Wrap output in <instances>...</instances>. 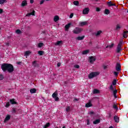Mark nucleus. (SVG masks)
I'll return each mask as SVG.
<instances>
[{
  "instance_id": "obj_8",
  "label": "nucleus",
  "mask_w": 128,
  "mask_h": 128,
  "mask_svg": "<svg viewBox=\"0 0 128 128\" xmlns=\"http://www.w3.org/2000/svg\"><path fill=\"white\" fill-rule=\"evenodd\" d=\"M20 110L16 108H12V112L13 114H18V112H20Z\"/></svg>"
},
{
  "instance_id": "obj_54",
  "label": "nucleus",
  "mask_w": 128,
  "mask_h": 128,
  "mask_svg": "<svg viewBox=\"0 0 128 128\" xmlns=\"http://www.w3.org/2000/svg\"><path fill=\"white\" fill-rule=\"evenodd\" d=\"M86 122H87V124L88 126V124H90V120H87Z\"/></svg>"
},
{
  "instance_id": "obj_37",
  "label": "nucleus",
  "mask_w": 128,
  "mask_h": 128,
  "mask_svg": "<svg viewBox=\"0 0 128 128\" xmlns=\"http://www.w3.org/2000/svg\"><path fill=\"white\" fill-rule=\"evenodd\" d=\"M50 122L46 123V124L44 126V128H48L50 126Z\"/></svg>"
},
{
  "instance_id": "obj_43",
  "label": "nucleus",
  "mask_w": 128,
  "mask_h": 128,
  "mask_svg": "<svg viewBox=\"0 0 128 128\" xmlns=\"http://www.w3.org/2000/svg\"><path fill=\"white\" fill-rule=\"evenodd\" d=\"M113 108H114L115 110H118V106L116 104H114L113 105Z\"/></svg>"
},
{
  "instance_id": "obj_41",
  "label": "nucleus",
  "mask_w": 128,
  "mask_h": 128,
  "mask_svg": "<svg viewBox=\"0 0 128 128\" xmlns=\"http://www.w3.org/2000/svg\"><path fill=\"white\" fill-rule=\"evenodd\" d=\"M10 106V102H8L7 103H6V105L5 106L6 108H8V106Z\"/></svg>"
},
{
  "instance_id": "obj_49",
  "label": "nucleus",
  "mask_w": 128,
  "mask_h": 128,
  "mask_svg": "<svg viewBox=\"0 0 128 128\" xmlns=\"http://www.w3.org/2000/svg\"><path fill=\"white\" fill-rule=\"evenodd\" d=\"M96 12H100V8H96Z\"/></svg>"
},
{
  "instance_id": "obj_32",
  "label": "nucleus",
  "mask_w": 128,
  "mask_h": 128,
  "mask_svg": "<svg viewBox=\"0 0 128 128\" xmlns=\"http://www.w3.org/2000/svg\"><path fill=\"white\" fill-rule=\"evenodd\" d=\"M30 54H32V52H30V51H26L24 52V56H29Z\"/></svg>"
},
{
  "instance_id": "obj_48",
  "label": "nucleus",
  "mask_w": 128,
  "mask_h": 128,
  "mask_svg": "<svg viewBox=\"0 0 128 128\" xmlns=\"http://www.w3.org/2000/svg\"><path fill=\"white\" fill-rule=\"evenodd\" d=\"M4 80V76L2 74H0V80Z\"/></svg>"
},
{
  "instance_id": "obj_10",
  "label": "nucleus",
  "mask_w": 128,
  "mask_h": 128,
  "mask_svg": "<svg viewBox=\"0 0 128 128\" xmlns=\"http://www.w3.org/2000/svg\"><path fill=\"white\" fill-rule=\"evenodd\" d=\"M70 26H72L71 23H69L68 24H66L64 26L65 30H68V28H70Z\"/></svg>"
},
{
  "instance_id": "obj_33",
  "label": "nucleus",
  "mask_w": 128,
  "mask_h": 128,
  "mask_svg": "<svg viewBox=\"0 0 128 128\" xmlns=\"http://www.w3.org/2000/svg\"><path fill=\"white\" fill-rule=\"evenodd\" d=\"M62 41H57V42L55 44V46H60V44H62Z\"/></svg>"
},
{
  "instance_id": "obj_18",
  "label": "nucleus",
  "mask_w": 128,
  "mask_h": 128,
  "mask_svg": "<svg viewBox=\"0 0 128 128\" xmlns=\"http://www.w3.org/2000/svg\"><path fill=\"white\" fill-rule=\"evenodd\" d=\"M30 94H36V89L34 88L30 90Z\"/></svg>"
},
{
  "instance_id": "obj_63",
  "label": "nucleus",
  "mask_w": 128,
  "mask_h": 128,
  "mask_svg": "<svg viewBox=\"0 0 128 128\" xmlns=\"http://www.w3.org/2000/svg\"><path fill=\"white\" fill-rule=\"evenodd\" d=\"M62 128H66V126H64Z\"/></svg>"
},
{
  "instance_id": "obj_62",
  "label": "nucleus",
  "mask_w": 128,
  "mask_h": 128,
  "mask_svg": "<svg viewBox=\"0 0 128 128\" xmlns=\"http://www.w3.org/2000/svg\"><path fill=\"white\" fill-rule=\"evenodd\" d=\"M104 69L106 68V66H105L104 67Z\"/></svg>"
},
{
  "instance_id": "obj_5",
  "label": "nucleus",
  "mask_w": 128,
  "mask_h": 128,
  "mask_svg": "<svg viewBox=\"0 0 128 128\" xmlns=\"http://www.w3.org/2000/svg\"><path fill=\"white\" fill-rule=\"evenodd\" d=\"M116 70L117 72H120L122 70V66H120V63H117L116 66Z\"/></svg>"
},
{
  "instance_id": "obj_23",
  "label": "nucleus",
  "mask_w": 128,
  "mask_h": 128,
  "mask_svg": "<svg viewBox=\"0 0 128 128\" xmlns=\"http://www.w3.org/2000/svg\"><path fill=\"white\" fill-rule=\"evenodd\" d=\"M52 96L54 98H56V96H58V91H56L52 94Z\"/></svg>"
},
{
  "instance_id": "obj_45",
  "label": "nucleus",
  "mask_w": 128,
  "mask_h": 128,
  "mask_svg": "<svg viewBox=\"0 0 128 128\" xmlns=\"http://www.w3.org/2000/svg\"><path fill=\"white\" fill-rule=\"evenodd\" d=\"M74 68H80V66L78 64L74 65Z\"/></svg>"
},
{
  "instance_id": "obj_13",
  "label": "nucleus",
  "mask_w": 128,
  "mask_h": 128,
  "mask_svg": "<svg viewBox=\"0 0 128 128\" xmlns=\"http://www.w3.org/2000/svg\"><path fill=\"white\" fill-rule=\"evenodd\" d=\"M34 12H36V11H34V10H33L32 12L28 13L26 14V16H34Z\"/></svg>"
},
{
  "instance_id": "obj_60",
  "label": "nucleus",
  "mask_w": 128,
  "mask_h": 128,
  "mask_svg": "<svg viewBox=\"0 0 128 128\" xmlns=\"http://www.w3.org/2000/svg\"><path fill=\"white\" fill-rule=\"evenodd\" d=\"M114 96V98H117L116 94V96Z\"/></svg>"
},
{
  "instance_id": "obj_31",
  "label": "nucleus",
  "mask_w": 128,
  "mask_h": 128,
  "mask_svg": "<svg viewBox=\"0 0 128 128\" xmlns=\"http://www.w3.org/2000/svg\"><path fill=\"white\" fill-rule=\"evenodd\" d=\"M102 30H98L96 34H95V36H100V34H102Z\"/></svg>"
},
{
  "instance_id": "obj_12",
  "label": "nucleus",
  "mask_w": 128,
  "mask_h": 128,
  "mask_svg": "<svg viewBox=\"0 0 128 128\" xmlns=\"http://www.w3.org/2000/svg\"><path fill=\"white\" fill-rule=\"evenodd\" d=\"M107 4L109 6H116V4H112V1L108 2H107Z\"/></svg>"
},
{
  "instance_id": "obj_47",
  "label": "nucleus",
  "mask_w": 128,
  "mask_h": 128,
  "mask_svg": "<svg viewBox=\"0 0 128 128\" xmlns=\"http://www.w3.org/2000/svg\"><path fill=\"white\" fill-rule=\"evenodd\" d=\"M116 92H118L117 90H114V92H113L114 96H116Z\"/></svg>"
},
{
  "instance_id": "obj_28",
  "label": "nucleus",
  "mask_w": 128,
  "mask_h": 128,
  "mask_svg": "<svg viewBox=\"0 0 128 128\" xmlns=\"http://www.w3.org/2000/svg\"><path fill=\"white\" fill-rule=\"evenodd\" d=\"M84 36H78L77 38V40H84Z\"/></svg>"
},
{
  "instance_id": "obj_51",
  "label": "nucleus",
  "mask_w": 128,
  "mask_h": 128,
  "mask_svg": "<svg viewBox=\"0 0 128 128\" xmlns=\"http://www.w3.org/2000/svg\"><path fill=\"white\" fill-rule=\"evenodd\" d=\"M72 16H74V14L72 13L70 16V18H72Z\"/></svg>"
},
{
  "instance_id": "obj_35",
  "label": "nucleus",
  "mask_w": 128,
  "mask_h": 128,
  "mask_svg": "<svg viewBox=\"0 0 128 128\" xmlns=\"http://www.w3.org/2000/svg\"><path fill=\"white\" fill-rule=\"evenodd\" d=\"M4 2H6V0H0V4H2Z\"/></svg>"
},
{
  "instance_id": "obj_57",
  "label": "nucleus",
  "mask_w": 128,
  "mask_h": 128,
  "mask_svg": "<svg viewBox=\"0 0 128 128\" xmlns=\"http://www.w3.org/2000/svg\"><path fill=\"white\" fill-rule=\"evenodd\" d=\"M30 4H34V0H30Z\"/></svg>"
},
{
  "instance_id": "obj_39",
  "label": "nucleus",
  "mask_w": 128,
  "mask_h": 128,
  "mask_svg": "<svg viewBox=\"0 0 128 128\" xmlns=\"http://www.w3.org/2000/svg\"><path fill=\"white\" fill-rule=\"evenodd\" d=\"M16 34H22V31H20V30H16Z\"/></svg>"
},
{
  "instance_id": "obj_55",
  "label": "nucleus",
  "mask_w": 128,
  "mask_h": 128,
  "mask_svg": "<svg viewBox=\"0 0 128 128\" xmlns=\"http://www.w3.org/2000/svg\"><path fill=\"white\" fill-rule=\"evenodd\" d=\"M94 112H90V114H94Z\"/></svg>"
},
{
  "instance_id": "obj_25",
  "label": "nucleus",
  "mask_w": 128,
  "mask_h": 128,
  "mask_svg": "<svg viewBox=\"0 0 128 128\" xmlns=\"http://www.w3.org/2000/svg\"><path fill=\"white\" fill-rule=\"evenodd\" d=\"M60 20V17H58V16H56L54 17V22H58V20Z\"/></svg>"
},
{
  "instance_id": "obj_6",
  "label": "nucleus",
  "mask_w": 128,
  "mask_h": 128,
  "mask_svg": "<svg viewBox=\"0 0 128 128\" xmlns=\"http://www.w3.org/2000/svg\"><path fill=\"white\" fill-rule=\"evenodd\" d=\"M96 58L92 56L89 58V62L90 64H94V62H96Z\"/></svg>"
},
{
  "instance_id": "obj_50",
  "label": "nucleus",
  "mask_w": 128,
  "mask_h": 128,
  "mask_svg": "<svg viewBox=\"0 0 128 128\" xmlns=\"http://www.w3.org/2000/svg\"><path fill=\"white\" fill-rule=\"evenodd\" d=\"M44 0H41V1L40 2V4H44Z\"/></svg>"
},
{
  "instance_id": "obj_17",
  "label": "nucleus",
  "mask_w": 128,
  "mask_h": 128,
  "mask_svg": "<svg viewBox=\"0 0 128 128\" xmlns=\"http://www.w3.org/2000/svg\"><path fill=\"white\" fill-rule=\"evenodd\" d=\"M114 120L116 122H120V118H118V116H114Z\"/></svg>"
},
{
  "instance_id": "obj_29",
  "label": "nucleus",
  "mask_w": 128,
  "mask_h": 128,
  "mask_svg": "<svg viewBox=\"0 0 128 128\" xmlns=\"http://www.w3.org/2000/svg\"><path fill=\"white\" fill-rule=\"evenodd\" d=\"M44 52L43 50H40L38 52V54H40V56H43Z\"/></svg>"
},
{
  "instance_id": "obj_44",
  "label": "nucleus",
  "mask_w": 128,
  "mask_h": 128,
  "mask_svg": "<svg viewBox=\"0 0 128 128\" xmlns=\"http://www.w3.org/2000/svg\"><path fill=\"white\" fill-rule=\"evenodd\" d=\"M54 98H55L56 102H58V101L60 100V98H58V96L55 97Z\"/></svg>"
},
{
  "instance_id": "obj_59",
  "label": "nucleus",
  "mask_w": 128,
  "mask_h": 128,
  "mask_svg": "<svg viewBox=\"0 0 128 128\" xmlns=\"http://www.w3.org/2000/svg\"><path fill=\"white\" fill-rule=\"evenodd\" d=\"M112 116V114H109V118H110Z\"/></svg>"
},
{
  "instance_id": "obj_9",
  "label": "nucleus",
  "mask_w": 128,
  "mask_h": 128,
  "mask_svg": "<svg viewBox=\"0 0 128 128\" xmlns=\"http://www.w3.org/2000/svg\"><path fill=\"white\" fill-rule=\"evenodd\" d=\"M28 6V2L26 0H24L22 1V2L21 4L22 6Z\"/></svg>"
},
{
  "instance_id": "obj_64",
  "label": "nucleus",
  "mask_w": 128,
  "mask_h": 128,
  "mask_svg": "<svg viewBox=\"0 0 128 128\" xmlns=\"http://www.w3.org/2000/svg\"><path fill=\"white\" fill-rule=\"evenodd\" d=\"M6 44H7V46H8V43H7Z\"/></svg>"
},
{
  "instance_id": "obj_7",
  "label": "nucleus",
  "mask_w": 128,
  "mask_h": 128,
  "mask_svg": "<svg viewBox=\"0 0 128 128\" xmlns=\"http://www.w3.org/2000/svg\"><path fill=\"white\" fill-rule=\"evenodd\" d=\"M89 12H90V8H85L83 10V14H88Z\"/></svg>"
},
{
  "instance_id": "obj_4",
  "label": "nucleus",
  "mask_w": 128,
  "mask_h": 128,
  "mask_svg": "<svg viewBox=\"0 0 128 128\" xmlns=\"http://www.w3.org/2000/svg\"><path fill=\"white\" fill-rule=\"evenodd\" d=\"M82 32V28H80L78 27L76 28L74 30L73 32L74 34H80Z\"/></svg>"
},
{
  "instance_id": "obj_21",
  "label": "nucleus",
  "mask_w": 128,
  "mask_h": 128,
  "mask_svg": "<svg viewBox=\"0 0 128 128\" xmlns=\"http://www.w3.org/2000/svg\"><path fill=\"white\" fill-rule=\"evenodd\" d=\"M10 102L12 104H16V102L14 101V99L10 100Z\"/></svg>"
},
{
  "instance_id": "obj_38",
  "label": "nucleus",
  "mask_w": 128,
  "mask_h": 128,
  "mask_svg": "<svg viewBox=\"0 0 128 128\" xmlns=\"http://www.w3.org/2000/svg\"><path fill=\"white\" fill-rule=\"evenodd\" d=\"M32 66H36V60H34V61L32 62Z\"/></svg>"
},
{
  "instance_id": "obj_30",
  "label": "nucleus",
  "mask_w": 128,
  "mask_h": 128,
  "mask_svg": "<svg viewBox=\"0 0 128 128\" xmlns=\"http://www.w3.org/2000/svg\"><path fill=\"white\" fill-rule=\"evenodd\" d=\"M110 12V10H108V9H105L104 10V14H109Z\"/></svg>"
},
{
  "instance_id": "obj_58",
  "label": "nucleus",
  "mask_w": 128,
  "mask_h": 128,
  "mask_svg": "<svg viewBox=\"0 0 128 128\" xmlns=\"http://www.w3.org/2000/svg\"><path fill=\"white\" fill-rule=\"evenodd\" d=\"M17 64H22V62H17Z\"/></svg>"
},
{
  "instance_id": "obj_26",
  "label": "nucleus",
  "mask_w": 128,
  "mask_h": 128,
  "mask_svg": "<svg viewBox=\"0 0 128 128\" xmlns=\"http://www.w3.org/2000/svg\"><path fill=\"white\" fill-rule=\"evenodd\" d=\"M73 4L74 6H78V4H80V2L78 1H74L73 2Z\"/></svg>"
},
{
  "instance_id": "obj_11",
  "label": "nucleus",
  "mask_w": 128,
  "mask_h": 128,
  "mask_svg": "<svg viewBox=\"0 0 128 128\" xmlns=\"http://www.w3.org/2000/svg\"><path fill=\"white\" fill-rule=\"evenodd\" d=\"M10 120V115H7L4 120V122H8L9 120Z\"/></svg>"
},
{
  "instance_id": "obj_22",
  "label": "nucleus",
  "mask_w": 128,
  "mask_h": 128,
  "mask_svg": "<svg viewBox=\"0 0 128 128\" xmlns=\"http://www.w3.org/2000/svg\"><path fill=\"white\" fill-rule=\"evenodd\" d=\"M114 46V44L112 43L110 45L107 46H106V48H112Z\"/></svg>"
},
{
  "instance_id": "obj_15",
  "label": "nucleus",
  "mask_w": 128,
  "mask_h": 128,
  "mask_svg": "<svg viewBox=\"0 0 128 128\" xmlns=\"http://www.w3.org/2000/svg\"><path fill=\"white\" fill-rule=\"evenodd\" d=\"M100 120L97 119L93 122L94 124H100Z\"/></svg>"
},
{
  "instance_id": "obj_2",
  "label": "nucleus",
  "mask_w": 128,
  "mask_h": 128,
  "mask_svg": "<svg viewBox=\"0 0 128 128\" xmlns=\"http://www.w3.org/2000/svg\"><path fill=\"white\" fill-rule=\"evenodd\" d=\"M122 40H120L117 46L116 52L120 54L122 52Z\"/></svg>"
},
{
  "instance_id": "obj_24",
  "label": "nucleus",
  "mask_w": 128,
  "mask_h": 128,
  "mask_svg": "<svg viewBox=\"0 0 128 128\" xmlns=\"http://www.w3.org/2000/svg\"><path fill=\"white\" fill-rule=\"evenodd\" d=\"M89 52H90V50H84L82 54H89Z\"/></svg>"
},
{
  "instance_id": "obj_36",
  "label": "nucleus",
  "mask_w": 128,
  "mask_h": 128,
  "mask_svg": "<svg viewBox=\"0 0 128 128\" xmlns=\"http://www.w3.org/2000/svg\"><path fill=\"white\" fill-rule=\"evenodd\" d=\"M42 46H44V43H42V42H40V43L38 44V48H42Z\"/></svg>"
},
{
  "instance_id": "obj_46",
  "label": "nucleus",
  "mask_w": 128,
  "mask_h": 128,
  "mask_svg": "<svg viewBox=\"0 0 128 128\" xmlns=\"http://www.w3.org/2000/svg\"><path fill=\"white\" fill-rule=\"evenodd\" d=\"M110 90H114V86H112V85H111L110 86Z\"/></svg>"
},
{
  "instance_id": "obj_40",
  "label": "nucleus",
  "mask_w": 128,
  "mask_h": 128,
  "mask_svg": "<svg viewBox=\"0 0 128 128\" xmlns=\"http://www.w3.org/2000/svg\"><path fill=\"white\" fill-rule=\"evenodd\" d=\"M112 84L113 86H116V80H114L112 82Z\"/></svg>"
},
{
  "instance_id": "obj_20",
  "label": "nucleus",
  "mask_w": 128,
  "mask_h": 128,
  "mask_svg": "<svg viewBox=\"0 0 128 128\" xmlns=\"http://www.w3.org/2000/svg\"><path fill=\"white\" fill-rule=\"evenodd\" d=\"M121 26H120V24H118L116 26V28H115L116 30H120L121 28Z\"/></svg>"
},
{
  "instance_id": "obj_53",
  "label": "nucleus",
  "mask_w": 128,
  "mask_h": 128,
  "mask_svg": "<svg viewBox=\"0 0 128 128\" xmlns=\"http://www.w3.org/2000/svg\"><path fill=\"white\" fill-rule=\"evenodd\" d=\"M57 66H58V68H60V62L58 63V64H57Z\"/></svg>"
},
{
  "instance_id": "obj_14",
  "label": "nucleus",
  "mask_w": 128,
  "mask_h": 128,
  "mask_svg": "<svg viewBox=\"0 0 128 128\" xmlns=\"http://www.w3.org/2000/svg\"><path fill=\"white\" fill-rule=\"evenodd\" d=\"M80 26H86L88 24V22H80Z\"/></svg>"
},
{
  "instance_id": "obj_3",
  "label": "nucleus",
  "mask_w": 128,
  "mask_h": 128,
  "mask_svg": "<svg viewBox=\"0 0 128 128\" xmlns=\"http://www.w3.org/2000/svg\"><path fill=\"white\" fill-rule=\"evenodd\" d=\"M98 74H100V72H92L90 73V74L88 75V78H95V76H98Z\"/></svg>"
},
{
  "instance_id": "obj_1",
  "label": "nucleus",
  "mask_w": 128,
  "mask_h": 128,
  "mask_svg": "<svg viewBox=\"0 0 128 128\" xmlns=\"http://www.w3.org/2000/svg\"><path fill=\"white\" fill-rule=\"evenodd\" d=\"M1 68L3 72H8L9 74H12L14 70V66L10 64L4 63L1 66Z\"/></svg>"
},
{
  "instance_id": "obj_27",
  "label": "nucleus",
  "mask_w": 128,
  "mask_h": 128,
  "mask_svg": "<svg viewBox=\"0 0 128 128\" xmlns=\"http://www.w3.org/2000/svg\"><path fill=\"white\" fill-rule=\"evenodd\" d=\"M93 93L94 94H100V90H98V89H94Z\"/></svg>"
},
{
  "instance_id": "obj_42",
  "label": "nucleus",
  "mask_w": 128,
  "mask_h": 128,
  "mask_svg": "<svg viewBox=\"0 0 128 128\" xmlns=\"http://www.w3.org/2000/svg\"><path fill=\"white\" fill-rule=\"evenodd\" d=\"M114 74L115 76H118V72H114Z\"/></svg>"
},
{
  "instance_id": "obj_19",
  "label": "nucleus",
  "mask_w": 128,
  "mask_h": 128,
  "mask_svg": "<svg viewBox=\"0 0 128 128\" xmlns=\"http://www.w3.org/2000/svg\"><path fill=\"white\" fill-rule=\"evenodd\" d=\"M92 106V104L90 102H88V103L86 104L85 106L86 108H90Z\"/></svg>"
},
{
  "instance_id": "obj_34",
  "label": "nucleus",
  "mask_w": 128,
  "mask_h": 128,
  "mask_svg": "<svg viewBox=\"0 0 128 128\" xmlns=\"http://www.w3.org/2000/svg\"><path fill=\"white\" fill-rule=\"evenodd\" d=\"M70 106H68L66 108V111L67 112H70Z\"/></svg>"
},
{
  "instance_id": "obj_52",
  "label": "nucleus",
  "mask_w": 128,
  "mask_h": 128,
  "mask_svg": "<svg viewBox=\"0 0 128 128\" xmlns=\"http://www.w3.org/2000/svg\"><path fill=\"white\" fill-rule=\"evenodd\" d=\"M4 12V10L0 8V14H2Z\"/></svg>"
},
{
  "instance_id": "obj_56",
  "label": "nucleus",
  "mask_w": 128,
  "mask_h": 128,
  "mask_svg": "<svg viewBox=\"0 0 128 128\" xmlns=\"http://www.w3.org/2000/svg\"><path fill=\"white\" fill-rule=\"evenodd\" d=\"M74 100H75V102H78V99L75 98Z\"/></svg>"
},
{
  "instance_id": "obj_16",
  "label": "nucleus",
  "mask_w": 128,
  "mask_h": 128,
  "mask_svg": "<svg viewBox=\"0 0 128 128\" xmlns=\"http://www.w3.org/2000/svg\"><path fill=\"white\" fill-rule=\"evenodd\" d=\"M128 31H124L123 33V37L125 38H128Z\"/></svg>"
},
{
  "instance_id": "obj_61",
  "label": "nucleus",
  "mask_w": 128,
  "mask_h": 128,
  "mask_svg": "<svg viewBox=\"0 0 128 128\" xmlns=\"http://www.w3.org/2000/svg\"><path fill=\"white\" fill-rule=\"evenodd\" d=\"M108 128H112V126H110Z\"/></svg>"
}]
</instances>
